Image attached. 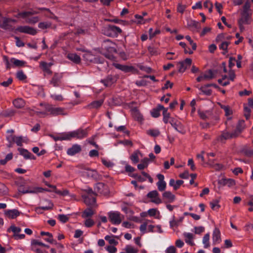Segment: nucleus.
<instances>
[{
  "instance_id": "52",
  "label": "nucleus",
  "mask_w": 253,
  "mask_h": 253,
  "mask_svg": "<svg viewBox=\"0 0 253 253\" xmlns=\"http://www.w3.org/2000/svg\"><path fill=\"white\" fill-rule=\"evenodd\" d=\"M199 89L204 94L206 95H211L212 93V90L210 89H208L204 86H201Z\"/></svg>"
},
{
  "instance_id": "38",
  "label": "nucleus",
  "mask_w": 253,
  "mask_h": 253,
  "mask_svg": "<svg viewBox=\"0 0 253 253\" xmlns=\"http://www.w3.org/2000/svg\"><path fill=\"white\" fill-rule=\"evenodd\" d=\"M176 131L178 132L183 133V127L180 122L178 121L174 124L172 126Z\"/></svg>"
},
{
  "instance_id": "55",
  "label": "nucleus",
  "mask_w": 253,
  "mask_h": 253,
  "mask_svg": "<svg viewBox=\"0 0 253 253\" xmlns=\"http://www.w3.org/2000/svg\"><path fill=\"white\" fill-rule=\"evenodd\" d=\"M125 251L126 253H137L138 250L137 249H135L133 247H132L130 245H127L125 248Z\"/></svg>"
},
{
  "instance_id": "58",
  "label": "nucleus",
  "mask_w": 253,
  "mask_h": 253,
  "mask_svg": "<svg viewBox=\"0 0 253 253\" xmlns=\"http://www.w3.org/2000/svg\"><path fill=\"white\" fill-rule=\"evenodd\" d=\"M105 239L108 241L110 244L117 245L118 244V242L116 241L114 239L112 238V237L109 235H107L105 237Z\"/></svg>"
},
{
  "instance_id": "51",
  "label": "nucleus",
  "mask_w": 253,
  "mask_h": 253,
  "mask_svg": "<svg viewBox=\"0 0 253 253\" xmlns=\"http://www.w3.org/2000/svg\"><path fill=\"white\" fill-rule=\"evenodd\" d=\"M160 32V30L159 29H157L154 32H153V29L151 28H150L149 29V39L151 40L155 36H156L158 34H159Z\"/></svg>"
},
{
  "instance_id": "57",
  "label": "nucleus",
  "mask_w": 253,
  "mask_h": 253,
  "mask_svg": "<svg viewBox=\"0 0 253 253\" xmlns=\"http://www.w3.org/2000/svg\"><path fill=\"white\" fill-rule=\"evenodd\" d=\"M58 218L61 222L66 223L69 220V217L67 215L59 214Z\"/></svg>"
},
{
  "instance_id": "56",
  "label": "nucleus",
  "mask_w": 253,
  "mask_h": 253,
  "mask_svg": "<svg viewBox=\"0 0 253 253\" xmlns=\"http://www.w3.org/2000/svg\"><path fill=\"white\" fill-rule=\"evenodd\" d=\"M88 33V31L87 29H83L82 28H78L75 33L76 35H86Z\"/></svg>"
},
{
  "instance_id": "21",
  "label": "nucleus",
  "mask_w": 253,
  "mask_h": 253,
  "mask_svg": "<svg viewBox=\"0 0 253 253\" xmlns=\"http://www.w3.org/2000/svg\"><path fill=\"white\" fill-rule=\"evenodd\" d=\"M67 58L76 64L81 63V59L79 55L75 53H69L67 55Z\"/></svg>"
},
{
  "instance_id": "34",
  "label": "nucleus",
  "mask_w": 253,
  "mask_h": 253,
  "mask_svg": "<svg viewBox=\"0 0 253 253\" xmlns=\"http://www.w3.org/2000/svg\"><path fill=\"white\" fill-rule=\"evenodd\" d=\"M185 239V242L190 245L191 246H194L195 244L191 240L193 238V235L190 233H185L183 234Z\"/></svg>"
},
{
  "instance_id": "7",
  "label": "nucleus",
  "mask_w": 253,
  "mask_h": 253,
  "mask_svg": "<svg viewBox=\"0 0 253 253\" xmlns=\"http://www.w3.org/2000/svg\"><path fill=\"white\" fill-rule=\"evenodd\" d=\"M108 215L110 221L113 224H120L124 218V216L118 211H110Z\"/></svg>"
},
{
  "instance_id": "27",
  "label": "nucleus",
  "mask_w": 253,
  "mask_h": 253,
  "mask_svg": "<svg viewBox=\"0 0 253 253\" xmlns=\"http://www.w3.org/2000/svg\"><path fill=\"white\" fill-rule=\"evenodd\" d=\"M113 65L117 69L125 72H128L131 71V67L126 65H121L116 63H113Z\"/></svg>"
},
{
  "instance_id": "19",
  "label": "nucleus",
  "mask_w": 253,
  "mask_h": 253,
  "mask_svg": "<svg viewBox=\"0 0 253 253\" xmlns=\"http://www.w3.org/2000/svg\"><path fill=\"white\" fill-rule=\"evenodd\" d=\"M116 81V79L114 76L108 75L105 79L101 80L104 85L106 86H110L112 84Z\"/></svg>"
},
{
  "instance_id": "41",
  "label": "nucleus",
  "mask_w": 253,
  "mask_h": 253,
  "mask_svg": "<svg viewBox=\"0 0 253 253\" xmlns=\"http://www.w3.org/2000/svg\"><path fill=\"white\" fill-rule=\"evenodd\" d=\"M147 133L153 137H157L160 134V132L158 129H151L147 131Z\"/></svg>"
},
{
  "instance_id": "60",
  "label": "nucleus",
  "mask_w": 253,
  "mask_h": 253,
  "mask_svg": "<svg viewBox=\"0 0 253 253\" xmlns=\"http://www.w3.org/2000/svg\"><path fill=\"white\" fill-rule=\"evenodd\" d=\"M24 142V140L23 139L22 136H16L14 143H15L17 146H22V143Z\"/></svg>"
},
{
  "instance_id": "30",
  "label": "nucleus",
  "mask_w": 253,
  "mask_h": 253,
  "mask_svg": "<svg viewBox=\"0 0 253 253\" xmlns=\"http://www.w3.org/2000/svg\"><path fill=\"white\" fill-rule=\"evenodd\" d=\"M164 198L167 200L168 202H172L175 199V196L169 191H166L163 194Z\"/></svg>"
},
{
  "instance_id": "63",
  "label": "nucleus",
  "mask_w": 253,
  "mask_h": 253,
  "mask_svg": "<svg viewBox=\"0 0 253 253\" xmlns=\"http://www.w3.org/2000/svg\"><path fill=\"white\" fill-rule=\"evenodd\" d=\"M94 224V221L90 218H88L84 221V225L87 227H92Z\"/></svg>"
},
{
  "instance_id": "18",
  "label": "nucleus",
  "mask_w": 253,
  "mask_h": 253,
  "mask_svg": "<svg viewBox=\"0 0 253 253\" xmlns=\"http://www.w3.org/2000/svg\"><path fill=\"white\" fill-rule=\"evenodd\" d=\"M212 239L213 245H215L217 243H219L221 242V239L220 236V232L218 228H215L214 229Z\"/></svg>"
},
{
  "instance_id": "1",
  "label": "nucleus",
  "mask_w": 253,
  "mask_h": 253,
  "mask_svg": "<svg viewBox=\"0 0 253 253\" xmlns=\"http://www.w3.org/2000/svg\"><path fill=\"white\" fill-rule=\"evenodd\" d=\"M102 48L106 51V53H105L106 58L111 60H115V57L114 54L117 53V49L114 43L109 40L104 41L102 44Z\"/></svg>"
},
{
  "instance_id": "23",
  "label": "nucleus",
  "mask_w": 253,
  "mask_h": 253,
  "mask_svg": "<svg viewBox=\"0 0 253 253\" xmlns=\"http://www.w3.org/2000/svg\"><path fill=\"white\" fill-rule=\"evenodd\" d=\"M50 136L52 137L55 141L58 140H68V137H67L66 132L59 133L56 135L50 134Z\"/></svg>"
},
{
  "instance_id": "53",
  "label": "nucleus",
  "mask_w": 253,
  "mask_h": 253,
  "mask_svg": "<svg viewBox=\"0 0 253 253\" xmlns=\"http://www.w3.org/2000/svg\"><path fill=\"white\" fill-rule=\"evenodd\" d=\"M203 76L205 80H210L214 78L213 73L211 70H209Z\"/></svg>"
},
{
  "instance_id": "29",
  "label": "nucleus",
  "mask_w": 253,
  "mask_h": 253,
  "mask_svg": "<svg viewBox=\"0 0 253 253\" xmlns=\"http://www.w3.org/2000/svg\"><path fill=\"white\" fill-rule=\"evenodd\" d=\"M10 61L11 63V67L12 66L22 67L24 66L25 63L24 61L20 60L15 58H11L10 59Z\"/></svg>"
},
{
  "instance_id": "26",
  "label": "nucleus",
  "mask_w": 253,
  "mask_h": 253,
  "mask_svg": "<svg viewBox=\"0 0 253 253\" xmlns=\"http://www.w3.org/2000/svg\"><path fill=\"white\" fill-rule=\"evenodd\" d=\"M84 202L87 205H92L96 203L95 196L89 195L84 196Z\"/></svg>"
},
{
  "instance_id": "59",
  "label": "nucleus",
  "mask_w": 253,
  "mask_h": 253,
  "mask_svg": "<svg viewBox=\"0 0 253 253\" xmlns=\"http://www.w3.org/2000/svg\"><path fill=\"white\" fill-rule=\"evenodd\" d=\"M102 162L108 168H112L114 166V164L108 159H102Z\"/></svg>"
},
{
  "instance_id": "40",
  "label": "nucleus",
  "mask_w": 253,
  "mask_h": 253,
  "mask_svg": "<svg viewBox=\"0 0 253 253\" xmlns=\"http://www.w3.org/2000/svg\"><path fill=\"white\" fill-rule=\"evenodd\" d=\"M94 214V212L90 208H87L85 209L83 213L82 216L83 217H91Z\"/></svg>"
},
{
  "instance_id": "14",
  "label": "nucleus",
  "mask_w": 253,
  "mask_h": 253,
  "mask_svg": "<svg viewBox=\"0 0 253 253\" xmlns=\"http://www.w3.org/2000/svg\"><path fill=\"white\" fill-rule=\"evenodd\" d=\"M82 150L81 145L76 144H74L71 148L68 149L67 153L68 155L73 156L74 155L80 153Z\"/></svg>"
},
{
  "instance_id": "45",
  "label": "nucleus",
  "mask_w": 253,
  "mask_h": 253,
  "mask_svg": "<svg viewBox=\"0 0 253 253\" xmlns=\"http://www.w3.org/2000/svg\"><path fill=\"white\" fill-rule=\"evenodd\" d=\"M219 200L217 199L213 200L210 203L211 208L213 210L218 209L220 208V205L218 204Z\"/></svg>"
},
{
  "instance_id": "4",
  "label": "nucleus",
  "mask_w": 253,
  "mask_h": 253,
  "mask_svg": "<svg viewBox=\"0 0 253 253\" xmlns=\"http://www.w3.org/2000/svg\"><path fill=\"white\" fill-rule=\"evenodd\" d=\"M121 33L122 30L113 25H109L104 29V34L108 37H117Z\"/></svg>"
},
{
  "instance_id": "15",
  "label": "nucleus",
  "mask_w": 253,
  "mask_h": 253,
  "mask_svg": "<svg viewBox=\"0 0 253 253\" xmlns=\"http://www.w3.org/2000/svg\"><path fill=\"white\" fill-rule=\"evenodd\" d=\"M157 176L159 179V181L157 183L158 189L159 191H163L165 190L166 187V183L164 181V176L162 174H158Z\"/></svg>"
},
{
  "instance_id": "12",
  "label": "nucleus",
  "mask_w": 253,
  "mask_h": 253,
  "mask_svg": "<svg viewBox=\"0 0 253 253\" xmlns=\"http://www.w3.org/2000/svg\"><path fill=\"white\" fill-rule=\"evenodd\" d=\"M159 193L156 190H153L149 192L147 196L148 198L152 199L151 202L156 204L161 203L162 200L158 197Z\"/></svg>"
},
{
  "instance_id": "20",
  "label": "nucleus",
  "mask_w": 253,
  "mask_h": 253,
  "mask_svg": "<svg viewBox=\"0 0 253 253\" xmlns=\"http://www.w3.org/2000/svg\"><path fill=\"white\" fill-rule=\"evenodd\" d=\"M11 18H4L0 27L4 30H11L13 29L12 26L10 24Z\"/></svg>"
},
{
  "instance_id": "24",
  "label": "nucleus",
  "mask_w": 253,
  "mask_h": 253,
  "mask_svg": "<svg viewBox=\"0 0 253 253\" xmlns=\"http://www.w3.org/2000/svg\"><path fill=\"white\" fill-rule=\"evenodd\" d=\"M165 109V107L162 105H158L155 108H154L151 111V115L153 117L157 118L160 115V111Z\"/></svg>"
},
{
  "instance_id": "43",
  "label": "nucleus",
  "mask_w": 253,
  "mask_h": 253,
  "mask_svg": "<svg viewBox=\"0 0 253 253\" xmlns=\"http://www.w3.org/2000/svg\"><path fill=\"white\" fill-rule=\"evenodd\" d=\"M188 26L194 28L195 30H198L200 28L199 22L195 20H191L188 22Z\"/></svg>"
},
{
  "instance_id": "3",
  "label": "nucleus",
  "mask_w": 253,
  "mask_h": 253,
  "mask_svg": "<svg viewBox=\"0 0 253 253\" xmlns=\"http://www.w3.org/2000/svg\"><path fill=\"white\" fill-rule=\"evenodd\" d=\"M33 13L30 11H22L18 12L14 16L17 18L22 17L25 19L26 22L30 24H34L39 20L38 16H32Z\"/></svg>"
},
{
  "instance_id": "49",
  "label": "nucleus",
  "mask_w": 253,
  "mask_h": 253,
  "mask_svg": "<svg viewBox=\"0 0 253 253\" xmlns=\"http://www.w3.org/2000/svg\"><path fill=\"white\" fill-rule=\"evenodd\" d=\"M51 26V23L48 22H40L38 24V27L42 29H46L49 28Z\"/></svg>"
},
{
  "instance_id": "47",
  "label": "nucleus",
  "mask_w": 253,
  "mask_h": 253,
  "mask_svg": "<svg viewBox=\"0 0 253 253\" xmlns=\"http://www.w3.org/2000/svg\"><path fill=\"white\" fill-rule=\"evenodd\" d=\"M116 130L119 132H123L126 135H128L129 131L126 129V127L125 126H115Z\"/></svg>"
},
{
  "instance_id": "17",
  "label": "nucleus",
  "mask_w": 253,
  "mask_h": 253,
  "mask_svg": "<svg viewBox=\"0 0 253 253\" xmlns=\"http://www.w3.org/2000/svg\"><path fill=\"white\" fill-rule=\"evenodd\" d=\"M20 214V212L16 209L5 210L4 214L9 218L14 219L18 216Z\"/></svg>"
},
{
  "instance_id": "28",
  "label": "nucleus",
  "mask_w": 253,
  "mask_h": 253,
  "mask_svg": "<svg viewBox=\"0 0 253 253\" xmlns=\"http://www.w3.org/2000/svg\"><path fill=\"white\" fill-rule=\"evenodd\" d=\"M95 188L99 193L105 194L106 193L105 190H107V186L103 183H98L96 185Z\"/></svg>"
},
{
  "instance_id": "31",
  "label": "nucleus",
  "mask_w": 253,
  "mask_h": 253,
  "mask_svg": "<svg viewBox=\"0 0 253 253\" xmlns=\"http://www.w3.org/2000/svg\"><path fill=\"white\" fill-rule=\"evenodd\" d=\"M13 104L15 107L21 108L24 106L25 101L23 99L18 98L13 100Z\"/></svg>"
},
{
  "instance_id": "2",
  "label": "nucleus",
  "mask_w": 253,
  "mask_h": 253,
  "mask_svg": "<svg viewBox=\"0 0 253 253\" xmlns=\"http://www.w3.org/2000/svg\"><path fill=\"white\" fill-rule=\"evenodd\" d=\"M198 113L200 118L205 121H207L212 124L219 120V117L212 110L206 111L199 110Z\"/></svg>"
},
{
  "instance_id": "50",
  "label": "nucleus",
  "mask_w": 253,
  "mask_h": 253,
  "mask_svg": "<svg viewBox=\"0 0 253 253\" xmlns=\"http://www.w3.org/2000/svg\"><path fill=\"white\" fill-rule=\"evenodd\" d=\"M16 136L13 135L12 134H8L6 136V140L9 142V147H11L12 144L14 143V140L15 139Z\"/></svg>"
},
{
  "instance_id": "61",
  "label": "nucleus",
  "mask_w": 253,
  "mask_h": 253,
  "mask_svg": "<svg viewBox=\"0 0 253 253\" xmlns=\"http://www.w3.org/2000/svg\"><path fill=\"white\" fill-rule=\"evenodd\" d=\"M186 8V6L185 5H182L181 3H179L177 5V12L183 14L184 11H185Z\"/></svg>"
},
{
  "instance_id": "33",
  "label": "nucleus",
  "mask_w": 253,
  "mask_h": 253,
  "mask_svg": "<svg viewBox=\"0 0 253 253\" xmlns=\"http://www.w3.org/2000/svg\"><path fill=\"white\" fill-rule=\"evenodd\" d=\"M15 111L12 109H7L2 111L0 113V116L3 117H9L13 116Z\"/></svg>"
},
{
  "instance_id": "32",
  "label": "nucleus",
  "mask_w": 253,
  "mask_h": 253,
  "mask_svg": "<svg viewBox=\"0 0 253 253\" xmlns=\"http://www.w3.org/2000/svg\"><path fill=\"white\" fill-rule=\"evenodd\" d=\"M84 59L87 61L90 62H94L95 57L91 53L90 51H87L83 56Z\"/></svg>"
},
{
  "instance_id": "11",
  "label": "nucleus",
  "mask_w": 253,
  "mask_h": 253,
  "mask_svg": "<svg viewBox=\"0 0 253 253\" xmlns=\"http://www.w3.org/2000/svg\"><path fill=\"white\" fill-rule=\"evenodd\" d=\"M241 15V18L238 20V23L244 24H250L252 20L251 13H246L245 12H242Z\"/></svg>"
},
{
  "instance_id": "10",
  "label": "nucleus",
  "mask_w": 253,
  "mask_h": 253,
  "mask_svg": "<svg viewBox=\"0 0 253 253\" xmlns=\"http://www.w3.org/2000/svg\"><path fill=\"white\" fill-rule=\"evenodd\" d=\"M192 64V60L190 58H186L184 61L179 62L177 64V68L179 73H183L186 69Z\"/></svg>"
},
{
  "instance_id": "54",
  "label": "nucleus",
  "mask_w": 253,
  "mask_h": 253,
  "mask_svg": "<svg viewBox=\"0 0 253 253\" xmlns=\"http://www.w3.org/2000/svg\"><path fill=\"white\" fill-rule=\"evenodd\" d=\"M50 97L55 101H62L64 100V98L61 94H51L50 95Z\"/></svg>"
},
{
  "instance_id": "37",
  "label": "nucleus",
  "mask_w": 253,
  "mask_h": 253,
  "mask_svg": "<svg viewBox=\"0 0 253 253\" xmlns=\"http://www.w3.org/2000/svg\"><path fill=\"white\" fill-rule=\"evenodd\" d=\"M230 43V42H229L225 41V42H222L219 45V49L224 51L223 52V54H225L226 53H227L228 52L227 48Z\"/></svg>"
},
{
  "instance_id": "35",
  "label": "nucleus",
  "mask_w": 253,
  "mask_h": 253,
  "mask_svg": "<svg viewBox=\"0 0 253 253\" xmlns=\"http://www.w3.org/2000/svg\"><path fill=\"white\" fill-rule=\"evenodd\" d=\"M148 164L149 159H143L141 161L140 164L137 165V168L140 170L143 169L148 167Z\"/></svg>"
},
{
  "instance_id": "64",
  "label": "nucleus",
  "mask_w": 253,
  "mask_h": 253,
  "mask_svg": "<svg viewBox=\"0 0 253 253\" xmlns=\"http://www.w3.org/2000/svg\"><path fill=\"white\" fill-rule=\"evenodd\" d=\"M12 78H9L6 81L1 82L0 85L4 87H7L12 84Z\"/></svg>"
},
{
  "instance_id": "16",
  "label": "nucleus",
  "mask_w": 253,
  "mask_h": 253,
  "mask_svg": "<svg viewBox=\"0 0 253 253\" xmlns=\"http://www.w3.org/2000/svg\"><path fill=\"white\" fill-rule=\"evenodd\" d=\"M62 76L58 73H55L50 81V84H52L54 87H58L61 83V79Z\"/></svg>"
},
{
  "instance_id": "25",
  "label": "nucleus",
  "mask_w": 253,
  "mask_h": 253,
  "mask_svg": "<svg viewBox=\"0 0 253 253\" xmlns=\"http://www.w3.org/2000/svg\"><path fill=\"white\" fill-rule=\"evenodd\" d=\"M18 151L24 158H34L33 155L26 149L19 148Z\"/></svg>"
},
{
  "instance_id": "39",
  "label": "nucleus",
  "mask_w": 253,
  "mask_h": 253,
  "mask_svg": "<svg viewBox=\"0 0 253 253\" xmlns=\"http://www.w3.org/2000/svg\"><path fill=\"white\" fill-rule=\"evenodd\" d=\"M103 101L102 100H96L91 103L88 106L90 108H98L103 104Z\"/></svg>"
},
{
  "instance_id": "62",
  "label": "nucleus",
  "mask_w": 253,
  "mask_h": 253,
  "mask_svg": "<svg viewBox=\"0 0 253 253\" xmlns=\"http://www.w3.org/2000/svg\"><path fill=\"white\" fill-rule=\"evenodd\" d=\"M17 78L21 81L26 79V76L24 74L22 71H18L17 73Z\"/></svg>"
},
{
  "instance_id": "8",
  "label": "nucleus",
  "mask_w": 253,
  "mask_h": 253,
  "mask_svg": "<svg viewBox=\"0 0 253 253\" xmlns=\"http://www.w3.org/2000/svg\"><path fill=\"white\" fill-rule=\"evenodd\" d=\"M201 164L204 167L209 166L216 170H220L223 168V165L215 163L212 159H202Z\"/></svg>"
},
{
  "instance_id": "5",
  "label": "nucleus",
  "mask_w": 253,
  "mask_h": 253,
  "mask_svg": "<svg viewBox=\"0 0 253 253\" xmlns=\"http://www.w3.org/2000/svg\"><path fill=\"white\" fill-rule=\"evenodd\" d=\"M45 110L53 116L66 115L65 109L61 107H53L52 105L47 104L45 106Z\"/></svg>"
},
{
  "instance_id": "44",
  "label": "nucleus",
  "mask_w": 253,
  "mask_h": 253,
  "mask_svg": "<svg viewBox=\"0 0 253 253\" xmlns=\"http://www.w3.org/2000/svg\"><path fill=\"white\" fill-rule=\"evenodd\" d=\"M210 234L207 233L205 234L203 239V243L204 244L205 248H208L210 247Z\"/></svg>"
},
{
  "instance_id": "48",
  "label": "nucleus",
  "mask_w": 253,
  "mask_h": 253,
  "mask_svg": "<svg viewBox=\"0 0 253 253\" xmlns=\"http://www.w3.org/2000/svg\"><path fill=\"white\" fill-rule=\"evenodd\" d=\"M220 106L221 108L223 109L224 111H225V116H228L232 114V111L230 109L229 106L222 105L221 104H220Z\"/></svg>"
},
{
  "instance_id": "46",
  "label": "nucleus",
  "mask_w": 253,
  "mask_h": 253,
  "mask_svg": "<svg viewBox=\"0 0 253 253\" xmlns=\"http://www.w3.org/2000/svg\"><path fill=\"white\" fill-rule=\"evenodd\" d=\"M47 202L48 203V206L45 205V206L37 208L36 209V211H37L39 209H42L43 210H49L52 209L53 207V204L50 201H47Z\"/></svg>"
},
{
  "instance_id": "13",
  "label": "nucleus",
  "mask_w": 253,
  "mask_h": 253,
  "mask_svg": "<svg viewBox=\"0 0 253 253\" xmlns=\"http://www.w3.org/2000/svg\"><path fill=\"white\" fill-rule=\"evenodd\" d=\"M43 190V189L40 187L24 189L22 187L20 186L18 188V191L22 194L36 193L38 192H42Z\"/></svg>"
},
{
  "instance_id": "9",
  "label": "nucleus",
  "mask_w": 253,
  "mask_h": 253,
  "mask_svg": "<svg viewBox=\"0 0 253 253\" xmlns=\"http://www.w3.org/2000/svg\"><path fill=\"white\" fill-rule=\"evenodd\" d=\"M16 30L20 33L28 34L33 36L36 35L37 33V31L36 29L28 26H18L16 28Z\"/></svg>"
},
{
  "instance_id": "22",
  "label": "nucleus",
  "mask_w": 253,
  "mask_h": 253,
  "mask_svg": "<svg viewBox=\"0 0 253 253\" xmlns=\"http://www.w3.org/2000/svg\"><path fill=\"white\" fill-rule=\"evenodd\" d=\"M236 132H233L231 133L228 132H223L219 137V140L223 141L230 138L236 137L238 136V134H236Z\"/></svg>"
},
{
  "instance_id": "42",
  "label": "nucleus",
  "mask_w": 253,
  "mask_h": 253,
  "mask_svg": "<svg viewBox=\"0 0 253 253\" xmlns=\"http://www.w3.org/2000/svg\"><path fill=\"white\" fill-rule=\"evenodd\" d=\"M40 66H41L43 72H46L49 75H51L52 74V71L50 70V68L47 67L46 62H41L40 63Z\"/></svg>"
},
{
  "instance_id": "36",
  "label": "nucleus",
  "mask_w": 253,
  "mask_h": 253,
  "mask_svg": "<svg viewBox=\"0 0 253 253\" xmlns=\"http://www.w3.org/2000/svg\"><path fill=\"white\" fill-rule=\"evenodd\" d=\"M168 109L165 108L163 110V122L165 124L169 122V119L170 117V114L168 112Z\"/></svg>"
},
{
  "instance_id": "6",
  "label": "nucleus",
  "mask_w": 253,
  "mask_h": 253,
  "mask_svg": "<svg viewBox=\"0 0 253 253\" xmlns=\"http://www.w3.org/2000/svg\"><path fill=\"white\" fill-rule=\"evenodd\" d=\"M68 140L72 138H77L78 139H82L87 135V132L85 130L78 129L76 130L66 132Z\"/></svg>"
}]
</instances>
